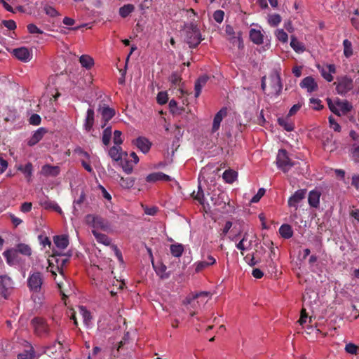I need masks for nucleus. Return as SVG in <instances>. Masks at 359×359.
Returning a JSON list of instances; mask_svg holds the SVG:
<instances>
[{
  "label": "nucleus",
  "instance_id": "nucleus-1",
  "mask_svg": "<svg viewBox=\"0 0 359 359\" xmlns=\"http://www.w3.org/2000/svg\"><path fill=\"white\" fill-rule=\"evenodd\" d=\"M184 32V41L191 48H196L203 39L197 25L194 22L185 25Z\"/></svg>",
  "mask_w": 359,
  "mask_h": 359
},
{
  "label": "nucleus",
  "instance_id": "nucleus-2",
  "mask_svg": "<svg viewBox=\"0 0 359 359\" xmlns=\"http://www.w3.org/2000/svg\"><path fill=\"white\" fill-rule=\"evenodd\" d=\"M327 102L330 111L337 116L345 115L353 109L352 104L347 100L337 98L333 103L330 98H327Z\"/></svg>",
  "mask_w": 359,
  "mask_h": 359
},
{
  "label": "nucleus",
  "instance_id": "nucleus-3",
  "mask_svg": "<svg viewBox=\"0 0 359 359\" xmlns=\"http://www.w3.org/2000/svg\"><path fill=\"white\" fill-rule=\"evenodd\" d=\"M295 164L289 157L288 153L285 149H281L278 150L276 157V165L283 172H287Z\"/></svg>",
  "mask_w": 359,
  "mask_h": 359
},
{
  "label": "nucleus",
  "instance_id": "nucleus-4",
  "mask_svg": "<svg viewBox=\"0 0 359 359\" xmlns=\"http://www.w3.org/2000/svg\"><path fill=\"white\" fill-rule=\"evenodd\" d=\"M336 85V90L338 94L341 95H346L353 88V79L346 76L337 79V81L334 83Z\"/></svg>",
  "mask_w": 359,
  "mask_h": 359
},
{
  "label": "nucleus",
  "instance_id": "nucleus-5",
  "mask_svg": "<svg viewBox=\"0 0 359 359\" xmlns=\"http://www.w3.org/2000/svg\"><path fill=\"white\" fill-rule=\"evenodd\" d=\"M31 324L36 335L39 337H44L48 334L49 327L43 318L41 317H35L32 320Z\"/></svg>",
  "mask_w": 359,
  "mask_h": 359
},
{
  "label": "nucleus",
  "instance_id": "nucleus-6",
  "mask_svg": "<svg viewBox=\"0 0 359 359\" xmlns=\"http://www.w3.org/2000/svg\"><path fill=\"white\" fill-rule=\"evenodd\" d=\"M43 284V276L40 272H34L27 279V285L33 292H39Z\"/></svg>",
  "mask_w": 359,
  "mask_h": 359
},
{
  "label": "nucleus",
  "instance_id": "nucleus-7",
  "mask_svg": "<svg viewBox=\"0 0 359 359\" xmlns=\"http://www.w3.org/2000/svg\"><path fill=\"white\" fill-rule=\"evenodd\" d=\"M86 222L95 229H100L103 231H107L109 225L107 221L99 215H88Z\"/></svg>",
  "mask_w": 359,
  "mask_h": 359
},
{
  "label": "nucleus",
  "instance_id": "nucleus-8",
  "mask_svg": "<svg viewBox=\"0 0 359 359\" xmlns=\"http://www.w3.org/2000/svg\"><path fill=\"white\" fill-rule=\"evenodd\" d=\"M225 32L229 36L228 39L231 43H237L238 48H243V41L241 32H238L237 33V36H236L233 27L230 25H227L225 27Z\"/></svg>",
  "mask_w": 359,
  "mask_h": 359
},
{
  "label": "nucleus",
  "instance_id": "nucleus-9",
  "mask_svg": "<svg viewBox=\"0 0 359 359\" xmlns=\"http://www.w3.org/2000/svg\"><path fill=\"white\" fill-rule=\"evenodd\" d=\"M306 191L305 189H299L294 192V194L288 199V205L294 208L295 210H297L298 204L304 198Z\"/></svg>",
  "mask_w": 359,
  "mask_h": 359
},
{
  "label": "nucleus",
  "instance_id": "nucleus-10",
  "mask_svg": "<svg viewBox=\"0 0 359 359\" xmlns=\"http://www.w3.org/2000/svg\"><path fill=\"white\" fill-rule=\"evenodd\" d=\"M210 293L208 292H201L199 293L194 294L191 296L187 297L183 302L184 305H191V307L194 308L195 305H192L194 302L198 303L201 299L202 302V298H207L209 296Z\"/></svg>",
  "mask_w": 359,
  "mask_h": 359
},
{
  "label": "nucleus",
  "instance_id": "nucleus-11",
  "mask_svg": "<svg viewBox=\"0 0 359 359\" xmlns=\"http://www.w3.org/2000/svg\"><path fill=\"white\" fill-rule=\"evenodd\" d=\"M13 282L11 278L6 276H0V293L6 298L7 291L12 288Z\"/></svg>",
  "mask_w": 359,
  "mask_h": 359
},
{
  "label": "nucleus",
  "instance_id": "nucleus-12",
  "mask_svg": "<svg viewBox=\"0 0 359 359\" xmlns=\"http://www.w3.org/2000/svg\"><path fill=\"white\" fill-rule=\"evenodd\" d=\"M171 177L161 172H153L146 177V181L149 183H154L158 181L169 182Z\"/></svg>",
  "mask_w": 359,
  "mask_h": 359
},
{
  "label": "nucleus",
  "instance_id": "nucleus-13",
  "mask_svg": "<svg viewBox=\"0 0 359 359\" xmlns=\"http://www.w3.org/2000/svg\"><path fill=\"white\" fill-rule=\"evenodd\" d=\"M13 53L16 58L23 62H27L31 59V53L25 47L15 48L13 50Z\"/></svg>",
  "mask_w": 359,
  "mask_h": 359
},
{
  "label": "nucleus",
  "instance_id": "nucleus-14",
  "mask_svg": "<svg viewBox=\"0 0 359 359\" xmlns=\"http://www.w3.org/2000/svg\"><path fill=\"white\" fill-rule=\"evenodd\" d=\"M134 144L144 154L147 153L150 150L151 146V143L149 141V140L144 137H139L137 138L134 141Z\"/></svg>",
  "mask_w": 359,
  "mask_h": 359
},
{
  "label": "nucleus",
  "instance_id": "nucleus-15",
  "mask_svg": "<svg viewBox=\"0 0 359 359\" xmlns=\"http://www.w3.org/2000/svg\"><path fill=\"white\" fill-rule=\"evenodd\" d=\"M302 88H306L308 92L311 93L318 89V85L315 79L311 76L304 78L300 83Z\"/></svg>",
  "mask_w": 359,
  "mask_h": 359
},
{
  "label": "nucleus",
  "instance_id": "nucleus-16",
  "mask_svg": "<svg viewBox=\"0 0 359 359\" xmlns=\"http://www.w3.org/2000/svg\"><path fill=\"white\" fill-rule=\"evenodd\" d=\"M109 156L115 161L118 162L122 160L123 156H127L126 152H123L119 146H113L109 150Z\"/></svg>",
  "mask_w": 359,
  "mask_h": 359
},
{
  "label": "nucleus",
  "instance_id": "nucleus-17",
  "mask_svg": "<svg viewBox=\"0 0 359 359\" xmlns=\"http://www.w3.org/2000/svg\"><path fill=\"white\" fill-rule=\"evenodd\" d=\"M47 133V130L44 128H39L36 130L30 139L28 140L29 146H34L43 137V135Z\"/></svg>",
  "mask_w": 359,
  "mask_h": 359
},
{
  "label": "nucleus",
  "instance_id": "nucleus-18",
  "mask_svg": "<svg viewBox=\"0 0 359 359\" xmlns=\"http://www.w3.org/2000/svg\"><path fill=\"white\" fill-rule=\"evenodd\" d=\"M226 115V109H221L215 116L213 119V124L212 131V133L216 132L219 130L220 123L223 119V117Z\"/></svg>",
  "mask_w": 359,
  "mask_h": 359
},
{
  "label": "nucleus",
  "instance_id": "nucleus-19",
  "mask_svg": "<svg viewBox=\"0 0 359 359\" xmlns=\"http://www.w3.org/2000/svg\"><path fill=\"white\" fill-rule=\"evenodd\" d=\"M100 111L104 121V123L102 125V128H103L106 126L107 123L115 115V111L114 109L109 107H104L100 109Z\"/></svg>",
  "mask_w": 359,
  "mask_h": 359
},
{
  "label": "nucleus",
  "instance_id": "nucleus-20",
  "mask_svg": "<svg viewBox=\"0 0 359 359\" xmlns=\"http://www.w3.org/2000/svg\"><path fill=\"white\" fill-rule=\"evenodd\" d=\"M95 121V112L93 109L89 108L87 110L86 117L85 118L84 128L89 132L92 130Z\"/></svg>",
  "mask_w": 359,
  "mask_h": 359
},
{
  "label": "nucleus",
  "instance_id": "nucleus-21",
  "mask_svg": "<svg viewBox=\"0 0 359 359\" xmlns=\"http://www.w3.org/2000/svg\"><path fill=\"white\" fill-rule=\"evenodd\" d=\"M321 193L317 190H313L309 192L308 201L309 204L313 208H318L320 203V197Z\"/></svg>",
  "mask_w": 359,
  "mask_h": 359
},
{
  "label": "nucleus",
  "instance_id": "nucleus-22",
  "mask_svg": "<svg viewBox=\"0 0 359 359\" xmlns=\"http://www.w3.org/2000/svg\"><path fill=\"white\" fill-rule=\"evenodd\" d=\"M209 77L206 75H203L200 76L195 82L194 85V90H195V97L197 98L201 93L203 87L206 84L208 81Z\"/></svg>",
  "mask_w": 359,
  "mask_h": 359
},
{
  "label": "nucleus",
  "instance_id": "nucleus-23",
  "mask_svg": "<svg viewBox=\"0 0 359 359\" xmlns=\"http://www.w3.org/2000/svg\"><path fill=\"white\" fill-rule=\"evenodd\" d=\"M249 36L250 40L257 45L262 44L264 42V35L260 30L251 29Z\"/></svg>",
  "mask_w": 359,
  "mask_h": 359
},
{
  "label": "nucleus",
  "instance_id": "nucleus-24",
  "mask_svg": "<svg viewBox=\"0 0 359 359\" xmlns=\"http://www.w3.org/2000/svg\"><path fill=\"white\" fill-rule=\"evenodd\" d=\"M55 245L59 249H65L69 245L68 236L65 235L55 236L53 238Z\"/></svg>",
  "mask_w": 359,
  "mask_h": 359
},
{
  "label": "nucleus",
  "instance_id": "nucleus-25",
  "mask_svg": "<svg viewBox=\"0 0 359 359\" xmlns=\"http://www.w3.org/2000/svg\"><path fill=\"white\" fill-rule=\"evenodd\" d=\"M62 255L57 252H53V255L51 256L52 260L54 259L56 261V263L57 264V270L59 271L60 273L63 276V269L62 268L67 264V263L69 262V258H63V259H59L57 258V256H61Z\"/></svg>",
  "mask_w": 359,
  "mask_h": 359
},
{
  "label": "nucleus",
  "instance_id": "nucleus-26",
  "mask_svg": "<svg viewBox=\"0 0 359 359\" xmlns=\"http://www.w3.org/2000/svg\"><path fill=\"white\" fill-rule=\"evenodd\" d=\"M153 266L156 274L161 279H168L170 277V273L167 272V266L165 264H163V263H160L158 265Z\"/></svg>",
  "mask_w": 359,
  "mask_h": 359
},
{
  "label": "nucleus",
  "instance_id": "nucleus-27",
  "mask_svg": "<svg viewBox=\"0 0 359 359\" xmlns=\"http://www.w3.org/2000/svg\"><path fill=\"white\" fill-rule=\"evenodd\" d=\"M238 177V172L233 170L228 169L226 170L222 175V178L225 182L232 184L234 182Z\"/></svg>",
  "mask_w": 359,
  "mask_h": 359
},
{
  "label": "nucleus",
  "instance_id": "nucleus-28",
  "mask_svg": "<svg viewBox=\"0 0 359 359\" xmlns=\"http://www.w3.org/2000/svg\"><path fill=\"white\" fill-rule=\"evenodd\" d=\"M3 255L6 258L7 263L9 265H13L17 259L18 253V250H16L15 249H10V250H6L3 253Z\"/></svg>",
  "mask_w": 359,
  "mask_h": 359
},
{
  "label": "nucleus",
  "instance_id": "nucleus-29",
  "mask_svg": "<svg viewBox=\"0 0 359 359\" xmlns=\"http://www.w3.org/2000/svg\"><path fill=\"white\" fill-rule=\"evenodd\" d=\"M335 72L336 69L334 65H329L327 66L326 69L321 70V75L326 81L331 82L333 80L332 74L335 73Z\"/></svg>",
  "mask_w": 359,
  "mask_h": 359
},
{
  "label": "nucleus",
  "instance_id": "nucleus-30",
  "mask_svg": "<svg viewBox=\"0 0 359 359\" xmlns=\"http://www.w3.org/2000/svg\"><path fill=\"white\" fill-rule=\"evenodd\" d=\"M92 233L98 243L106 246L111 244V239L106 234L99 233L95 229L92 231Z\"/></svg>",
  "mask_w": 359,
  "mask_h": 359
},
{
  "label": "nucleus",
  "instance_id": "nucleus-31",
  "mask_svg": "<svg viewBox=\"0 0 359 359\" xmlns=\"http://www.w3.org/2000/svg\"><path fill=\"white\" fill-rule=\"evenodd\" d=\"M41 171L45 175L55 177L59 174L60 169L57 166L45 165L42 167Z\"/></svg>",
  "mask_w": 359,
  "mask_h": 359
},
{
  "label": "nucleus",
  "instance_id": "nucleus-32",
  "mask_svg": "<svg viewBox=\"0 0 359 359\" xmlns=\"http://www.w3.org/2000/svg\"><path fill=\"white\" fill-rule=\"evenodd\" d=\"M279 233L281 237L288 239L293 236V231L289 224H283L279 228Z\"/></svg>",
  "mask_w": 359,
  "mask_h": 359
},
{
  "label": "nucleus",
  "instance_id": "nucleus-33",
  "mask_svg": "<svg viewBox=\"0 0 359 359\" xmlns=\"http://www.w3.org/2000/svg\"><path fill=\"white\" fill-rule=\"evenodd\" d=\"M278 124L286 131L290 132L294 130V124L288 121V117H280L278 118Z\"/></svg>",
  "mask_w": 359,
  "mask_h": 359
},
{
  "label": "nucleus",
  "instance_id": "nucleus-34",
  "mask_svg": "<svg viewBox=\"0 0 359 359\" xmlns=\"http://www.w3.org/2000/svg\"><path fill=\"white\" fill-rule=\"evenodd\" d=\"M135 179L133 177H121L119 184L120 186L126 189H130L135 184Z\"/></svg>",
  "mask_w": 359,
  "mask_h": 359
},
{
  "label": "nucleus",
  "instance_id": "nucleus-35",
  "mask_svg": "<svg viewBox=\"0 0 359 359\" xmlns=\"http://www.w3.org/2000/svg\"><path fill=\"white\" fill-rule=\"evenodd\" d=\"M170 250L172 256L180 257L184 252V246L182 244H172L170 245Z\"/></svg>",
  "mask_w": 359,
  "mask_h": 359
},
{
  "label": "nucleus",
  "instance_id": "nucleus-36",
  "mask_svg": "<svg viewBox=\"0 0 359 359\" xmlns=\"http://www.w3.org/2000/svg\"><path fill=\"white\" fill-rule=\"evenodd\" d=\"M79 310V313L82 316L84 324L88 326L92 319L90 311H88L84 306H80Z\"/></svg>",
  "mask_w": 359,
  "mask_h": 359
},
{
  "label": "nucleus",
  "instance_id": "nucleus-37",
  "mask_svg": "<svg viewBox=\"0 0 359 359\" xmlns=\"http://www.w3.org/2000/svg\"><path fill=\"white\" fill-rule=\"evenodd\" d=\"M290 46L297 53H302L304 50V46L302 43L299 42L296 37L292 36L290 41Z\"/></svg>",
  "mask_w": 359,
  "mask_h": 359
},
{
  "label": "nucleus",
  "instance_id": "nucleus-38",
  "mask_svg": "<svg viewBox=\"0 0 359 359\" xmlns=\"http://www.w3.org/2000/svg\"><path fill=\"white\" fill-rule=\"evenodd\" d=\"M79 62L82 67L90 69L93 65V60L91 57L87 55H83L79 58Z\"/></svg>",
  "mask_w": 359,
  "mask_h": 359
},
{
  "label": "nucleus",
  "instance_id": "nucleus-39",
  "mask_svg": "<svg viewBox=\"0 0 359 359\" xmlns=\"http://www.w3.org/2000/svg\"><path fill=\"white\" fill-rule=\"evenodd\" d=\"M34 353V348L29 346V349L25 350L18 355V359H33Z\"/></svg>",
  "mask_w": 359,
  "mask_h": 359
},
{
  "label": "nucleus",
  "instance_id": "nucleus-40",
  "mask_svg": "<svg viewBox=\"0 0 359 359\" xmlns=\"http://www.w3.org/2000/svg\"><path fill=\"white\" fill-rule=\"evenodd\" d=\"M32 169H33V166L31 163H27L25 165H20L18 168V170H20L21 172H22L25 175L28 181L30 180V178L32 177Z\"/></svg>",
  "mask_w": 359,
  "mask_h": 359
},
{
  "label": "nucleus",
  "instance_id": "nucleus-41",
  "mask_svg": "<svg viewBox=\"0 0 359 359\" xmlns=\"http://www.w3.org/2000/svg\"><path fill=\"white\" fill-rule=\"evenodd\" d=\"M135 9L133 4H126L121 7L119 9V14L122 18L128 17Z\"/></svg>",
  "mask_w": 359,
  "mask_h": 359
},
{
  "label": "nucleus",
  "instance_id": "nucleus-42",
  "mask_svg": "<svg viewBox=\"0 0 359 359\" xmlns=\"http://www.w3.org/2000/svg\"><path fill=\"white\" fill-rule=\"evenodd\" d=\"M15 250H18V253H20L23 255L30 256L32 255V249L27 244L20 243L17 245Z\"/></svg>",
  "mask_w": 359,
  "mask_h": 359
},
{
  "label": "nucleus",
  "instance_id": "nucleus-43",
  "mask_svg": "<svg viewBox=\"0 0 359 359\" xmlns=\"http://www.w3.org/2000/svg\"><path fill=\"white\" fill-rule=\"evenodd\" d=\"M343 46L344 56L347 58L350 57L353 53L351 42L348 39H344L343 41Z\"/></svg>",
  "mask_w": 359,
  "mask_h": 359
},
{
  "label": "nucleus",
  "instance_id": "nucleus-44",
  "mask_svg": "<svg viewBox=\"0 0 359 359\" xmlns=\"http://www.w3.org/2000/svg\"><path fill=\"white\" fill-rule=\"evenodd\" d=\"M43 205L46 209H52L60 214L62 213V210L61 208L54 201H45L43 203Z\"/></svg>",
  "mask_w": 359,
  "mask_h": 359
},
{
  "label": "nucleus",
  "instance_id": "nucleus-45",
  "mask_svg": "<svg viewBox=\"0 0 359 359\" xmlns=\"http://www.w3.org/2000/svg\"><path fill=\"white\" fill-rule=\"evenodd\" d=\"M111 128L107 127L106 128L102 134V142L105 146H107L109 144L111 137Z\"/></svg>",
  "mask_w": 359,
  "mask_h": 359
},
{
  "label": "nucleus",
  "instance_id": "nucleus-46",
  "mask_svg": "<svg viewBox=\"0 0 359 359\" xmlns=\"http://www.w3.org/2000/svg\"><path fill=\"white\" fill-rule=\"evenodd\" d=\"M192 197L198 201V203L201 205H203L204 204V193H203V191L201 187V185H198V191L196 193V194H195V192L194 191L192 193Z\"/></svg>",
  "mask_w": 359,
  "mask_h": 359
},
{
  "label": "nucleus",
  "instance_id": "nucleus-47",
  "mask_svg": "<svg viewBox=\"0 0 359 359\" xmlns=\"http://www.w3.org/2000/svg\"><path fill=\"white\" fill-rule=\"evenodd\" d=\"M281 22V17L279 14L269 15V23L271 26L276 27Z\"/></svg>",
  "mask_w": 359,
  "mask_h": 359
},
{
  "label": "nucleus",
  "instance_id": "nucleus-48",
  "mask_svg": "<svg viewBox=\"0 0 359 359\" xmlns=\"http://www.w3.org/2000/svg\"><path fill=\"white\" fill-rule=\"evenodd\" d=\"M345 351L350 354L356 355L359 351V346L353 343H348L345 346Z\"/></svg>",
  "mask_w": 359,
  "mask_h": 359
},
{
  "label": "nucleus",
  "instance_id": "nucleus-49",
  "mask_svg": "<svg viewBox=\"0 0 359 359\" xmlns=\"http://www.w3.org/2000/svg\"><path fill=\"white\" fill-rule=\"evenodd\" d=\"M121 167L123 171L126 174H130L133 170V167L131 165V163L128 160L121 161Z\"/></svg>",
  "mask_w": 359,
  "mask_h": 359
},
{
  "label": "nucleus",
  "instance_id": "nucleus-50",
  "mask_svg": "<svg viewBox=\"0 0 359 359\" xmlns=\"http://www.w3.org/2000/svg\"><path fill=\"white\" fill-rule=\"evenodd\" d=\"M157 102L159 104H164L168 102V93L165 91H161L158 93L156 97Z\"/></svg>",
  "mask_w": 359,
  "mask_h": 359
},
{
  "label": "nucleus",
  "instance_id": "nucleus-51",
  "mask_svg": "<svg viewBox=\"0 0 359 359\" xmlns=\"http://www.w3.org/2000/svg\"><path fill=\"white\" fill-rule=\"evenodd\" d=\"M121 135L122 133L120 130H116L114 132L113 142L117 146H119L123 143Z\"/></svg>",
  "mask_w": 359,
  "mask_h": 359
},
{
  "label": "nucleus",
  "instance_id": "nucleus-52",
  "mask_svg": "<svg viewBox=\"0 0 359 359\" xmlns=\"http://www.w3.org/2000/svg\"><path fill=\"white\" fill-rule=\"evenodd\" d=\"M181 80H182L181 76L177 72L172 73V74L170 77V81L175 86H180Z\"/></svg>",
  "mask_w": 359,
  "mask_h": 359
},
{
  "label": "nucleus",
  "instance_id": "nucleus-53",
  "mask_svg": "<svg viewBox=\"0 0 359 359\" xmlns=\"http://www.w3.org/2000/svg\"><path fill=\"white\" fill-rule=\"evenodd\" d=\"M276 37L280 41L283 43L287 42L288 39V35L283 29L277 30Z\"/></svg>",
  "mask_w": 359,
  "mask_h": 359
},
{
  "label": "nucleus",
  "instance_id": "nucleus-54",
  "mask_svg": "<svg viewBox=\"0 0 359 359\" xmlns=\"http://www.w3.org/2000/svg\"><path fill=\"white\" fill-rule=\"evenodd\" d=\"M310 103L312 104L311 107L315 110H320L323 108L321 104V100L318 98H311Z\"/></svg>",
  "mask_w": 359,
  "mask_h": 359
},
{
  "label": "nucleus",
  "instance_id": "nucleus-55",
  "mask_svg": "<svg viewBox=\"0 0 359 359\" xmlns=\"http://www.w3.org/2000/svg\"><path fill=\"white\" fill-rule=\"evenodd\" d=\"M44 11L50 17H55L59 15V13L55 8L48 5L44 6Z\"/></svg>",
  "mask_w": 359,
  "mask_h": 359
},
{
  "label": "nucleus",
  "instance_id": "nucleus-56",
  "mask_svg": "<svg viewBox=\"0 0 359 359\" xmlns=\"http://www.w3.org/2000/svg\"><path fill=\"white\" fill-rule=\"evenodd\" d=\"M224 16V12L222 10H217L213 13V18L218 23H221L223 21Z\"/></svg>",
  "mask_w": 359,
  "mask_h": 359
},
{
  "label": "nucleus",
  "instance_id": "nucleus-57",
  "mask_svg": "<svg viewBox=\"0 0 359 359\" xmlns=\"http://www.w3.org/2000/svg\"><path fill=\"white\" fill-rule=\"evenodd\" d=\"M328 119H329V123H330V128H332L336 132H340L341 131V126L335 121V119L332 116H330Z\"/></svg>",
  "mask_w": 359,
  "mask_h": 359
},
{
  "label": "nucleus",
  "instance_id": "nucleus-58",
  "mask_svg": "<svg viewBox=\"0 0 359 359\" xmlns=\"http://www.w3.org/2000/svg\"><path fill=\"white\" fill-rule=\"evenodd\" d=\"M41 118L40 116L36 114H32L29 119V123L33 126H39L41 123Z\"/></svg>",
  "mask_w": 359,
  "mask_h": 359
},
{
  "label": "nucleus",
  "instance_id": "nucleus-59",
  "mask_svg": "<svg viewBox=\"0 0 359 359\" xmlns=\"http://www.w3.org/2000/svg\"><path fill=\"white\" fill-rule=\"evenodd\" d=\"M142 207L144 208V213L148 215H155L158 210V208L156 206L148 207L142 205Z\"/></svg>",
  "mask_w": 359,
  "mask_h": 359
},
{
  "label": "nucleus",
  "instance_id": "nucleus-60",
  "mask_svg": "<svg viewBox=\"0 0 359 359\" xmlns=\"http://www.w3.org/2000/svg\"><path fill=\"white\" fill-rule=\"evenodd\" d=\"M265 194V189L264 188H260L257 194L255 195L252 199H251V203H257L259 201V200L261 199V198Z\"/></svg>",
  "mask_w": 359,
  "mask_h": 359
},
{
  "label": "nucleus",
  "instance_id": "nucleus-61",
  "mask_svg": "<svg viewBox=\"0 0 359 359\" xmlns=\"http://www.w3.org/2000/svg\"><path fill=\"white\" fill-rule=\"evenodd\" d=\"M74 151L75 154H78L79 156H82L83 158H84V159H89L90 158L89 154L88 152H86V151H84L80 147H77L76 148H75Z\"/></svg>",
  "mask_w": 359,
  "mask_h": 359
},
{
  "label": "nucleus",
  "instance_id": "nucleus-62",
  "mask_svg": "<svg viewBox=\"0 0 359 359\" xmlns=\"http://www.w3.org/2000/svg\"><path fill=\"white\" fill-rule=\"evenodd\" d=\"M351 156L355 162L359 163V146L353 145Z\"/></svg>",
  "mask_w": 359,
  "mask_h": 359
},
{
  "label": "nucleus",
  "instance_id": "nucleus-63",
  "mask_svg": "<svg viewBox=\"0 0 359 359\" xmlns=\"http://www.w3.org/2000/svg\"><path fill=\"white\" fill-rule=\"evenodd\" d=\"M302 107V102H298L297 104H294L290 109L287 117L294 116Z\"/></svg>",
  "mask_w": 359,
  "mask_h": 359
},
{
  "label": "nucleus",
  "instance_id": "nucleus-64",
  "mask_svg": "<svg viewBox=\"0 0 359 359\" xmlns=\"http://www.w3.org/2000/svg\"><path fill=\"white\" fill-rule=\"evenodd\" d=\"M27 27L30 34H43V31L38 28L34 24H29Z\"/></svg>",
  "mask_w": 359,
  "mask_h": 359
}]
</instances>
